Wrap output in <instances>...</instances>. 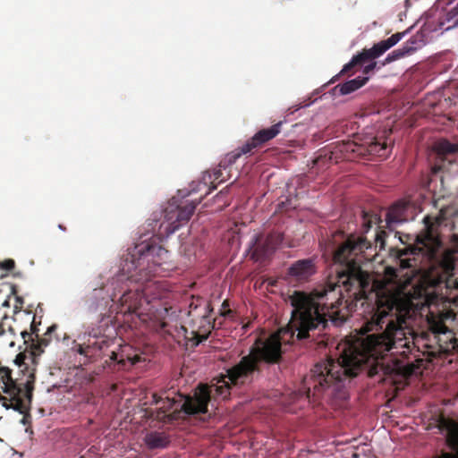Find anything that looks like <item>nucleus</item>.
Wrapping results in <instances>:
<instances>
[{
    "label": "nucleus",
    "instance_id": "cd10ccee",
    "mask_svg": "<svg viewBox=\"0 0 458 458\" xmlns=\"http://www.w3.org/2000/svg\"><path fill=\"white\" fill-rule=\"evenodd\" d=\"M448 242L450 247L447 248V250H449L455 255L458 254V233L451 234Z\"/></svg>",
    "mask_w": 458,
    "mask_h": 458
},
{
    "label": "nucleus",
    "instance_id": "864d4df0",
    "mask_svg": "<svg viewBox=\"0 0 458 458\" xmlns=\"http://www.w3.org/2000/svg\"><path fill=\"white\" fill-rule=\"evenodd\" d=\"M457 458H458V456H457Z\"/></svg>",
    "mask_w": 458,
    "mask_h": 458
},
{
    "label": "nucleus",
    "instance_id": "6ab92c4d",
    "mask_svg": "<svg viewBox=\"0 0 458 458\" xmlns=\"http://www.w3.org/2000/svg\"><path fill=\"white\" fill-rule=\"evenodd\" d=\"M437 157L441 161L448 159V157L458 152V144L452 143L445 139H440L435 142L433 147Z\"/></svg>",
    "mask_w": 458,
    "mask_h": 458
},
{
    "label": "nucleus",
    "instance_id": "6e6552de",
    "mask_svg": "<svg viewBox=\"0 0 458 458\" xmlns=\"http://www.w3.org/2000/svg\"><path fill=\"white\" fill-rule=\"evenodd\" d=\"M454 318L455 314L453 310L439 313L429 312L427 316L428 328L437 338L441 351L445 353L458 352V337L445 325L447 320H454Z\"/></svg>",
    "mask_w": 458,
    "mask_h": 458
},
{
    "label": "nucleus",
    "instance_id": "37998d69",
    "mask_svg": "<svg viewBox=\"0 0 458 458\" xmlns=\"http://www.w3.org/2000/svg\"><path fill=\"white\" fill-rule=\"evenodd\" d=\"M4 334V330L3 328V325H0V335H3Z\"/></svg>",
    "mask_w": 458,
    "mask_h": 458
},
{
    "label": "nucleus",
    "instance_id": "39448f33",
    "mask_svg": "<svg viewBox=\"0 0 458 458\" xmlns=\"http://www.w3.org/2000/svg\"><path fill=\"white\" fill-rule=\"evenodd\" d=\"M201 199L185 205L177 204L172 199L164 210V221L158 225L157 230V220L153 219L155 225L148 224L153 235L148 241L145 240V259L148 263L161 266L167 259L168 250L161 243L190 220Z\"/></svg>",
    "mask_w": 458,
    "mask_h": 458
},
{
    "label": "nucleus",
    "instance_id": "603ef678",
    "mask_svg": "<svg viewBox=\"0 0 458 458\" xmlns=\"http://www.w3.org/2000/svg\"><path fill=\"white\" fill-rule=\"evenodd\" d=\"M408 2H409V0H406V3H408Z\"/></svg>",
    "mask_w": 458,
    "mask_h": 458
},
{
    "label": "nucleus",
    "instance_id": "a211bd4d",
    "mask_svg": "<svg viewBox=\"0 0 458 458\" xmlns=\"http://www.w3.org/2000/svg\"><path fill=\"white\" fill-rule=\"evenodd\" d=\"M213 309L210 302L199 296H192L189 303L188 316L190 318L199 317L202 314H211Z\"/></svg>",
    "mask_w": 458,
    "mask_h": 458
},
{
    "label": "nucleus",
    "instance_id": "a19ab883",
    "mask_svg": "<svg viewBox=\"0 0 458 458\" xmlns=\"http://www.w3.org/2000/svg\"><path fill=\"white\" fill-rule=\"evenodd\" d=\"M29 411H30V410H29L27 412L22 413V414L24 415V417H23V419H22V420H21V422H22L23 424H25V423H26V415H27V414H29Z\"/></svg>",
    "mask_w": 458,
    "mask_h": 458
},
{
    "label": "nucleus",
    "instance_id": "58836bf2",
    "mask_svg": "<svg viewBox=\"0 0 458 458\" xmlns=\"http://www.w3.org/2000/svg\"><path fill=\"white\" fill-rule=\"evenodd\" d=\"M216 188V185H213L212 187H209L208 190L206 192V195L207 194H209L213 190H215Z\"/></svg>",
    "mask_w": 458,
    "mask_h": 458
},
{
    "label": "nucleus",
    "instance_id": "4468645a",
    "mask_svg": "<svg viewBox=\"0 0 458 458\" xmlns=\"http://www.w3.org/2000/svg\"><path fill=\"white\" fill-rule=\"evenodd\" d=\"M315 271V265L312 259H301L294 262L288 268V276L297 281H305L308 280Z\"/></svg>",
    "mask_w": 458,
    "mask_h": 458
},
{
    "label": "nucleus",
    "instance_id": "49530a36",
    "mask_svg": "<svg viewBox=\"0 0 458 458\" xmlns=\"http://www.w3.org/2000/svg\"><path fill=\"white\" fill-rule=\"evenodd\" d=\"M3 305H4V306H8V305H9V304H8V301H5L4 302V304H3Z\"/></svg>",
    "mask_w": 458,
    "mask_h": 458
},
{
    "label": "nucleus",
    "instance_id": "bb28decb",
    "mask_svg": "<svg viewBox=\"0 0 458 458\" xmlns=\"http://www.w3.org/2000/svg\"><path fill=\"white\" fill-rule=\"evenodd\" d=\"M399 250L398 248H392L390 250V256L394 258L395 266H387L385 267V276L391 283H395L399 277V273L406 268H402L398 263V259L392 254L394 250ZM411 272L416 271L417 268H411Z\"/></svg>",
    "mask_w": 458,
    "mask_h": 458
},
{
    "label": "nucleus",
    "instance_id": "7c9ffc66",
    "mask_svg": "<svg viewBox=\"0 0 458 458\" xmlns=\"http://www.w3.org/2000/svg\"><path fill=\"white\" fill-rule=\"evenodd\" d=\"M222 307H223V310L220 312V314L222 316L225 317L232 313V310L230 309H227L228 301L226 300L223 302Z\"/></svg>",
    "mask_w": 458,
    "mask_h": 458
},
{
    "label": "nucleus",
    "instance_id": "79ce46f5",
    "mask_svg": "<svg viewBox=\"0 0 458 458\" xmlns=\"http://www.w3.org/2000/svg\"><path fill=\"white\" fill-rule=\"evenodd\" d=\"M150 288V284L148 283H146L145 282V293H147V291Z\"/></svg>",
    "mask_w": 458,
    "mask_h": 458
},
{
    "label": "nucleus",
    "instance_id": "0eeeda50",
    "mask_svg": "<svg viewBox=\"0 0 458 458\" xmlns=\"http://www.w3.org/2000/svg\"><path fill=\"white\" fill-rule=\"evenodd\" d=\"M405 32H397L393 34L390 38L381 40L380 42L374 44L370 48H364L360 53L352 56L351 61L344 64L341 72L336 77L344 75L351 72L356 66H361L367 63L363 68V73L369 74L377 66V62L374 61L376 58L382 55L392 47L396 45L404 36Z\"/></svg>",
    "mask_w": 458,
    "mask_h": 458
},
{
    "label": "nucleus",
    "instance_id": "c756f323",
    "mask_svg": "<svg viewBox=\"0 0 458 458\" xmlns=\"http://www.w3.org/2000/svg\"><path fill=\"white\" fill-rule=\"evenodd\" d=\"M113 323V318L111 316H103L100 320V327H108L109 324Z\"/></svg>",
    "mask_w": 458,
    "mask_h": 458
},
{
    "label": "nucleus",
    "instance_id": "2eb2a0df",
    "mask_svg": "<svg viewBox=\"0 0 458 458\" xmlns=\"http://www.w3.org/2000/svg\"><path fill=\"white\" fill-rule=\"evenodd\" d=\"M230 154L231 152L226 155L225 158L220 162L219 167L215 169L212 174L208 171L203 174L202 181L205 186H208V183L213 184L215 181H218V183H221L230 178L229 172H227L226 175L224 174V171H227L234 164L228 162Z\"/></svg>",
    "mask_w": 458,
    "mask_h": 458
},
{
    "label": "nucleus",
    "instance_id": "dca6fc26",
    "mask_svg": "<svg viewBox=\"0 0 458 458\" xmlns=\"http://www.w3.org/2000/svg\"><path fill=\"white\" fill-rule=\"evenodd\" d=\"M86 305L89 312H97L106 309L109 303L107 297L104 295V288H95L86 297Z\"/></svg>",
    "mask_w": 458,
    "mask_h": 458
},
{
    "label": "nucleus",
    "instance_id": "ddd939ff",
    "mask_svg": "<svg viewBox=\"0 0 458 458\" xmlns=\"http://www.w3.org/2000/svg\"><path fill=\"white\" fill-rule=\"evenodd\" d=\"M189 326L191 329L192 338L196 339L199 344L208 339L214 328V321H212L210 314H202L199 317L191 318Z\"/></svg>",
    "mask_w": 458,
    "mask_h": 458
},
{
    "label": "nucleus",
    "instance_id": "c9c22d12",
    "mask_svg": "<svg viewBox=\"0 0 458 458\" xmlns=\"http://www.w3.org/2000/svg\"><path fill=\"white\" fill-rule=\"evenodd\" d=\"M438 458H457L456 454L452 453H443Z\"/></svg>",
    "mask_w": 458,
    "mask_h": 458
},
{
    "label": "nucleus",
    "instance_id": "f03ea898",
    "mask_svg": "<svg viewBox=\"0 0 458 458\" xmlns=\"http://www.w3.org/2000/svg\"><path fill=\"white\" fill-rule=\"evenodd\" d=\"M409 317V309L398 297L377 295L360 329L361 335L374 333L351 344L338 360L329 358L318 362L303 379L307 397L318 398L329 390L332 394H341L345 382L362 369L370 377L382 373L407 378L415 374L424 360L407 325Z\"/></svg>",
    "mask_w": 458,
    "mask_h": 458
},
{
    "label": "nucleus",
    "instance_id": "c03bdc74",
    "mask_svg": "<svg viewBox=\"0 0 458 458\" xmlns=\"http://www.w3.org/2000/svg\"><path fill=\"white\" fill-rule=\"evenodd\" d=\"M12 293H13V294H15V293H16V286H15V285H13V286H12Z\"/></svg>",
    "mask_w": 458,
    "mask_h": 458
},
{
    "label": "nucleus",
    "instance_id": "423d86ee",
    "mask_svg": "<svg viewBox=\"0 0 458 458\" xmlns=\"http://www.w3.org/2000/svg\"><path fill=\"white\" fill-rule=\"evenodd\" d=\"M338 160L352 159L355 157L374 156L386 158L392 146L385 136H376L369 140L358 143L353 140H342L332 143Z\"/></svg>",
    "mask_w": 458,
    "mask_h": 458
},
{
    "label": "nucleus",
    "instance_id": "412c9836",
    "mask_svg": "<svg viewBox=\"0 0 458 458\" xmlns=\"http://www.w3.org/2000/svg\"><path fill=\"white\" fill-rule=\"evenodd\" d=\"M406 204L403 202H397L391 206L386 213V224L392 226L395 224H401L406 220L405 218Z\"/></svg>",
    "mask_w": 458,
    "mask_h": 458
},
{
    "label": "nucleus",
    "instance_id": "20e7f679",
    "mask_svg": "<svg viewBox=\"0 0 458 458\" xmlns=\"http://www.w3.org/2000/svg\"><path fill=\"white\" fill-rule=\"evenodd\" d=\"M164 392L162 394H157L156 392H151L150 404H155L156 407H145V424L149 427H158L173 423L182 418L183 415H197L203 414L208 411V404L210 401V393L208 387L200 386L198 391L195 392L193 396L178 395V399L170 397ZM148 392L145 386V405L148 403Z\"/></svg>",
    "mask_w": 458,
    "mask_h": 458
},
{
    "label": "nucleus",
    "instance_id": "5701e85b",
    "mask_svg": "<svg viewBox=\"0 0 458 458\" xmlns=\"http://www.w3.org/2000/svg\"><path fill=\"white\" fill-rule=\"evenodd\" d=\"M369 81V77H361L359 76L355 79L350 80L343 84H338L334 90H338L340 95H347L350 94L362 86H364Z\"/></svg>",
    "mask_w": 458,
    "mask_h": 458
},
{
    "label": "nucleus",
    "instance_id": "473e14b6",
    "mask_svg": "<svg viewBox=\"0 0 458 458\" xmlns=\"http://www.w3.org/2000/svg\"><path fill=\"white\" fill-rule=\"evenodd\" d=\"M458 15V4L455 5V7H454L449 13H448V16L450 18H454L455 16Z\"/></svg>",
    "mask_w": 458,
    "mask_h": 458
},
{
    "label": "nucleus",
    "instance_id": "de8ad7c7",
    "mask_svg": "<svg viewBox=\"0 0 458 458\" xmlns=\"http://www.w3.org/2000/svg\"><path fill=\"white\" fill-rule=\"evenodd\" d=\"M17 301H20L21 303H22V301L20 297H17Z\"/></svg>",
    "mask_w": 458,
    "mask_h": 458
},
{
    "label": "nucleus",
    "instance_id": "c85d7f7f",
    "mask_svg": "<svg viewBox=\"0 0 458 458\" xmlns=\"http://www.w3.org/2000/svg\"><path fill=\"white\" fill-rule=\"evenodd\" d=\"M15 267V261L12 259H7L4 260L3 262L0 261V268L10 272Z\"/></svg>",
    "mask_w": 458,
    "mask_h": 458
},
{
    "label": "nucleus",
    "instance_id": "f3484780",
    "mask_svg": "<svg viewBox=\"0 0 458 458\" xmlns=\"http://www.w3.org/2000/svg\"><path fill=\"white\" fill-rule=\"evenodd\" d=\"M440 428L446 431V443L453 450L458 449V422L452 419L442 418Z\"/></svg>",
    "mask_w": 458,
    "mask_h": 458
},
{
    "label": "nucleus",
    "instance_id": "f704fd0d",
    "mask_svg": "<svg viewBox=\"0 0 458 458\" xmlns=\"http://www.w3.org/2000/svg\"><path fill=\"white\" fill-rule=\"evenodd\" d=\"M133 251H136V252H137V254L139 255V259H138V260H140V257L143 255V248H142V247H140V245H136V246L134 247Z\"/></svg>",
    "mask_w": 458,
    "mask_h": 458
},
{
    "label": "nucleus",
    "instance_id": "1a4fd4ad",
    "mask_svg": "<svg viewBox=\"0 0 458 458\" xmlns=\"http://www.w3.org/2000/svg\"><path fill=\"white\" fill-rule=\"evenodd\" d=\"M284 121H279L269 128L259 130L242 147L232 151L228 157L229 163H235L242 155L251 154L257 148L276 138L280 132Z\"/></svg>",
    "mask_w": 458,
    "mask_h": 458
},
{
    "label": "nucleus",
    "instance_id": "72a5a7b5",
    "mask_svg": "<svg viewBox=\"0 0 458 458\" xmlns=\"http://www.w3.org/2000/svg\"><path fill=\"white\" fill-rule=\"evenodd\" d=\"M452 212L450 213L451 216L458 217V203L454 205L452 208Z\"/></svg>",
    "mask_w": 458,
    "mask_h": 458
},
{
    "label": "nucleus",
    "instance_id": "ea45409f",
    "mask_svg": "<svg viewBox=\"0 0 458 458\" xmlns=\"http://www.w3.org/2000/svg\"><path fill=\"white\" fill-rule=\"evenodd\" d=\"M129 255H131V262H132V263H135V261H136V259H135L136 254L131 253V252L130 251V252H129Z\"/></svg>",
    "mask_w": 458,
    "mask_h": 458
},
{
    "label": "nucleus",
    "instance_id": "e433bc0d",
    "mask_svg": "<svg viewBox=\"0 0 458 458\" xmlns=\"http://www.w3.org/2000/svg\"><path fill=\"white\" fill-rule=\"evenodd\" d=\"M110 359L113 360H117V354L114 352H112L111 355H110Z\"/></svg>",
    "mask_w": 458,
    "mask_h": 458
},
{
    "label": "nucleus",
    "instance_id": "aec40b11",
    "mask_svg": "<svg viewBox=\"0 0 458 458\" xmlns=\"http://www.w3.org/2000/svg\"><path fill=\"white\" fill-rule=\"evenodd\" d=\"M338 157L335 153V149L332 144L327 146L326 148L320 149L318 153V156L314 159L313 163L318 168L323 169L331 163H338Z\"/></svg>",
    "mask_w": 458,
    "mask_h": 458
},
{
    "label": "nucleus",
    "instance_id": "a18cd8bd",
    "mask_svg": "<svg viewBox=\"0 0 458 458\" xmlns=\"http://www.w3.org/2000/svg\"><path fill=\"white\" fill-rule=\"evenodd\" d=\"M58 227H59V229H61V230H63V231H65V230H66L65 226H64V225H61V224L58 225Z\"/></svg>",
    "mask_w": 458,
    "mask_h": 458
},
{
    "label": "nucleus",
    "instance_id": "9d476101",
    "mask_svg": "<svg viewBox=\"0 0 458 458\" xmlns=\"http://www.w3.org/2000/svg\"><path fill=\"white\" fill-rule=\"evenodd\" d=\"M283 233L278 232L257 235L250 247L252 258L259 262L270 258L283 242Z\"/></svg>",
    "mask_w": 458,
    "mask_h": 458
},
{
    "label": "nucleus",
    "instance_id": "f8f14e48",
    "mask_svg": "<svg viewBox=\"0 0 458 458\" xmlns=\"http://www.w3.org/2000/svg\"><path fill=\"white\" fill-rule=\"evenodd\" d=\"M57 328L58 327L56 325H52L47 328L44 336L39 337L38 333V329L37 328V326L35 325V322L33 320L30 325V333L27 332L26 330L21 332V335L24 341V344H28L30 341L34 342V338L32 337L33 335H35L37 338V343H33L30 345L32 355L31 359L33 360L36 359V357L39 356L44 352V348L50 344V342L52 341L53 335L55 333Z\"/></svg>",
    "mask_w": 458,
    "mask_h": 458
},
{
    "label": "nucleus",
    "instance_id": "9b49d317",
    "mask_svg": "<svg viewBox=\"0 0 458 458\" xmlns=\"http://www.w3.org/2000/svg\"><path fill=\"white\" fill-rule=\"evenodd\" d=\"M169 310L171 308L165 306L160 300L148 301L145 305V327L171 334L166 322Z\"/></svg>",
    "mask_w": 458,
    "mask_h": 458
},
{
    "label": "nucleus",
    "instance_id": "4be33fe9",
    "mask_svg": "<svg viewBox=\"0 0 458 458\" xmlns=\"http://www.w3.org/2000/svg\"><path fill=\"white\" fill-rule=\"evenodd\" d=\"M416 43L417 40L415 38H411L410 40L405 42L401 48L395 49L392 51L390 54H388L383 64H390L394 61H396L400 58H403L408 55L412 54L417 49V47L414 46Z\"/></svg>",
    "mask_w": 458,
    "mask_h": 458
},
{
    "label": "nucleus",
    "instance_id": "b1692460",
    "mask_svg": "<svg viewBox=\"0 0 458 458\" xmlns=\"http://www.w3.org/2000/svg\"><path fill=\"white\" fill-rule=\"evenodd\" d=\"M94 337H95V340L93 342L89 341V344L87 347H83L81 345L79 346L78 352L80 354L88 355L89 350L90 348H95V349L102 351L105 348L108 347L110 345L111 342L114 341V338L106 337L105 335L98 337L97 335H95Z\"/></svg>",
    "mask_w": 458,
    "mask_h": 458
},
{
    "label": "nucleus",
    "instance_id": "393cba45",
    "mask_svg": "<svg viewBox=\"0 0 458 458\" xmlns=\"http://www.w3.org/2000/svg\"><path fill=\"white\" fill-rule=\"evenodd\" d=\"M169 444L168 437L165 432H154L145 436V445L150 449L163 448Z\"/></svg>",
    "mask_w": 458,
    "mask_h": 458
},
{
    "label": "nucleus",
    "instance_id": "7ed1b4c3",
    "mask_svg": "<svg viewBox=\"0 0 458 458\" xmlns=\"http://www.w3.org/2000/svg\"><path fill=\"white\" fill-rule=\"evenodd\" d=\"M424 229L416 236V245L396 250L392 254L398 259L402 268H417L420 258H426L433 265L439 267L445 273L451 274L455 267V254L445 249L441 253L443 242L434 226L441 224L440 217L426 216L423 218Z\"/></svg>",
    "mask_w": 458,
    "mask_h": 458
},
{
    "label": "nucleus",
    "instance_id": "a878e982",
    "mask_svg": "<svg viewBox=\"0 0 458 458\" xmlns=\"http://www.w3.org/2000/svg\"><path fill=\"white\" fill-rule=\"evenodd\" d=\"M27 359V355L24 352H20L16 355L13 360L14 364L19 369L20 378H23V380L30 379L29 376L32 373V376L35 377V369L29 366L28 363L25 362Z\"/></svg>",
    "mask_w": 458,
    "mask_h": 458
},
{
    "label": "nucleus",
    "instance_id": "8fccbe9b",
    "mask_svg": "<svg viewBox=\"0 0 458 458\" xmlns=\"http://www.w3.org/2000/svg\"><path fill=\"white\" fill-rule=\"evenodd\" d=\"M148 232L145 231V233H144L145 238L148 236Z\"/></svg>",
    "mask_w": 458,
    "mask_h": 458
},
{
    "label": "nucleus",
    "instance_id": "f257e3e1",
    "mask_svg": "<svg viewBox=\"0 0 458 458\" xmlns=\"http://www.w3.org/2000/svg\"><path fill=\"white\" fill-rule=\"evenodd\" d=\"M386 233L377 230L375 245L365 237L350 235L334 251V262L342 268L337 271L336 281L315 288L309 295L294 292L290 296L293 307L289 327L278 334H273L265 340L257 339L247 355L226 371L229 382L242 386L252 381L255 374L261 372L262 364H276L282 360V339L284 335L296 336L298 340L310 338V332L325 330L330 320L335 326H341L346 320V313L339 307L344 295L359 300L371 289V276L363 268L377 254L376 249H384Z\"/></svg>",
    "mask_w": 458,
    "mask_h": 458
},
{
    "label": "nucleus",
    "instance_id": "4c0bfd02",
    "mask_svg": "<svg viewBox=\"0 0 458 458\" xmlns=\"http://www.w3.org/2000/svg\"><path fill=\"white\" fill-rule=\"evenodd\" d=\"M366 216H367V214L365 212H363V219H364V223L367 224L368 223V227H370V221H367L366 220Z\"/></svg>",
    "mask_w": 458,
    "mask_h": 458
},
{
    "label": "nucleus",
    "instance_id": "09e8293b",
    "mask_svg": "<svg viewBox=\"0 0 458 458\" xmlns=\"http://www.w3.org/2000/svg\"><path fill=\"white\" fill-rule=\"evenodd\" d=\"M454 26H458V19L454 21Z\"/></svg>",
    "mask_w": 458,
    "mask_h": 458
},
{
    "label": "nucleus",
    "instance_id": "2f4dec72",
    "mask_svg": "<svg viewBox=\"0 0 458 458\" xmlns=\"http://www.w3.org/2000/svg\"><path fill=\"white\" fill-rule=\"evenodd\" d=\"M442 169H443V165H437V164H435V165L431 167L432 174H438L440 171H442Z\"/></svg>",
    "mask_w": 458,
    "mask_h": 458
},
{
    "label": "nucleus",
    "instance_id": "3c124183",
    "mask_svg": "<svg viewBox=\"0 0 458 458\" xmlns=\"http://www.w3.org/2000/svg\"><path fill=\"white\" fill-rule=\"evenodd\" d=\"M13 345H14L13 342H11L10 346H13Z\"/></svg>",
    "mask_w": 458,
    "mask_h": 458
}]
</instances>
